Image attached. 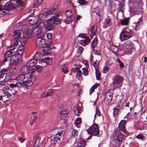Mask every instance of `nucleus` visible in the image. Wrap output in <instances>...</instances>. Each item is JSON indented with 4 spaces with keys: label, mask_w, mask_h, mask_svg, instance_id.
Instances as JSON below:
<instances>
[{
    "label": "nucleus",
    "mask_w": 147,
    "mask_h": 147,
    "mask_svg": "<svg viewBox=\"0 0 147 147\" xmlns=\"http://www.w3.org/2000/svg\"><path fill=\"white\" fill-rule=\"evenodd\" d=\"M58 6V5L57 4L54 5L53 8L50 9L48 12L51 14V15H52L57 11Z\"/></svg>",
    "instance_id": "nucleus-27"
},
{
    "label": "nucleus",
    "mask_w": 147,
    "mask_h": 147,
    "mask_svg": "<svg viewBox=\"0 0 147 147\" xmlns=\"http://www.w3.org/2000/svg\"><path fill=\"white\" fill-rule=\"evenodd\" d=\"M29 67L27 65L22 67L21 69L22 73L25 74H28L30 71V69Z\"/></svg>",
    "instance_id": "nucleus-18"
},
{
    "label": "nucleus",
    "mask_w": 147,
    "mask_h": 147,
    "mask_svg": "<svg viewBox=\"0 0 147 147\" xmlns=\"http://www.w3.org/2000/svg\"><path fill=\"white\" fill-rule=\"evenodd\" d=\"M24 50V46L23 45H20L18 47L16 53L18 55L22 56L23 54Z\"/></svg>",
    "instance_id": "nucleus-17"
},
{
    "label": "nucleus",
    "mask_w": 147,
    "mask_h": 147,
    "mask_svg": "<svg viewBox=\"0 0 147 147\" xmlns=\"http://www.w3.org/2000/svg\"><path fill=\"white\" fill-rule=\"evenodd\" d=\"M16 3H17L18 5L20 6H23L24 5V3L20 0H15L14 3H13V4L14 5H17Z\"/></svg>",
    "instance_id": "nucleus-35"
},
{
    "label": "nucleus",
    "mask_w": 147,
    "mask_h": 147,
    "mask_svg": "<svg viewBox=\"0 0 147 147\" xmlns=\"http://www.w3.org/2000/svg\"><path fill=\"white\" fill-rule=\"evenodd\" d=\"M123 78L121 76L117 75L113 78V84L114 85H117L121 82L123 80Z\"/></svg>",
    "instance_id": "nucleus-10"
},
{
    "label": "nucleus",
    "mask_w": 147,
    "mask_h": 147,
    "mask_svg": "<svg viewBox=\"0 0 147 147\" xmlns=\"http://www.w3.org/2000/svg\"><path fill=\"white\" fill-rule=\"evenodd\" d=\"M109 68L107 66L104 67L102 69V72L104 73H107L109 70Z\"/></svg>",
    "instance_id": "nucleus-55"
},
{
    "label": "nucleus",
    "mask_w": 147,
    "mask_h": 147,
    "mask_svg": "<svg viewBox=\"0 0 147 147\" xmlns=\"http://www.w3.org/2000/svg\"><path fill=\"white\" fill-rule=\"evenodd\" d=\"M140 8L137 5H133L130 8V13L134 14L139 13L140 11Z\"/></svg>",
    "instance_id": "nucleus-13"
},
{
    "label": "nucleus",
    "mask_w": 147,
    "mask_h": 147,
    "mask_svg": "<svg viewBox=\"0 0 147 147\" xmlns=\"http://www.w3.org/2000/svg\"><path fill=\"white\" fill-rule=\"evenodd\" d=\"M131 37V31L127 28L123 29L120 35L119 38L121 41H124Z\"/></svg>",
    "instance_id": "nucleus-2"
},
{
    "label": "nucleus",
    "mask_w": 147,
    "mask_h": 147,
    "mask_svg": "<svg viewBox=\"0 0 147 147\" xmlns=\"http://www.w3.org/2000/svg\"><path fill=\"white\" fill-rule=\"evenodd\" d=\"M124 2H120L119 4L118 9L119 10L123 12L122 11L123 10L124 8Z\"/></svg>",
    "instance_id": "nucleus-44"
},
{
    "label": "nucleus",
    "mask_w": 147,
    "mask_h": 147,
    "mask_svg": "<svg viewBox=\"0 0 147 147\" xmlns=\"http://www.w3.org/2000/svg\"><path fill=\"white\" fill-rule=\"evenodd\" d=\"M81 122V119L80 118H78L76 119L75 121V125L78 127H79V124Z\"/></svg>",
    "instance_id": "nucleus-40"
},
{
    "label": "nucleus",
    "mask_w": 147,
    "mask_h": 147,
    "mask_svg": "<svg viewBox=\"0 0 147 147\" xmlns=\"http://www.w3.org/2000/svg\"><path fill=\"white\" fill-rule=\"evenodd\" d=\"M112 24V22L111 19L107 18H105L104 21V25L105 26V28L107 27L108 26H109Z\"/></svg>",
    "instance_id": "nucleus-26"
},
{
    "label": "nucleus",
    "mask_w": 147,
    "mask_h": 147,
    "mask_svg": "<svg viewBox=\"0 0 147 147\" xmlns=\"http://www.w3.org/2000/svg\"><path fill=\"white\" fill-rule=\"evenodd\" d=\"M90 62L92 65L95 69H96L98 65V64L96 63V61H93L92 58H91L90 59Z\"/></svg>",
    "instance_id": "nucleus-45"
},
{
    "label": "nucleus",
    "mask_w": 147,
    "mask_h": 147,
    "mask_svg": "<svg viewBox=\"0 0 147 147\" xmlns=\"http://www.w3.org/2000/svg\"><path fill=\"white\" fill-rule=\"evenodd\" d=\"M40 26L39 25H38V24L37 23V20L36 21V23H35V24H34L32 26V27L33 28V29L36 28H40Z\"/></svg>",
    "instance_id": "nucleus-63"
},
{
    "label": "nucleus",
    "mask_w": 147,
    "mask_h": 147,
    "mask_svg": "<svg viewBox=\"0 0 147 147\" xmlns=\"http://www.w3.org/2000/svg\"><path fill=\"white\" fill-rule=\"evenodd\" d=\"M136 138L138 139H142L144 138V136L142 134H139L136 136Z\"/></svg>",
    "instance_id": "nucleus-62"
},
{
    "label": "nucleus",
    "mask_w": 147,
    "mask_h": 147,
    "mask_svg": "<svg viewBox=\"0 0 147 147\" xmlns=\"http://www.w3.org/2000/svg\"><path fill=\"white\" fill-rule=\"evenodd\" d=\"M63 132V131H59L54 136L53 138L54 140L57 141L60 140L61 138V134Z\"/></svg>",
    "instance_id": "nucleus-25"
},
{
    "label": "nucleus",
    "mask_w": 147,
    "mask_h": 147,
    "mask_svg": "<svg viewBox=\"0 0 147 147\" xmlns=\"http://www.w3.org/2000/svg\"><path fill=\"white\" fill-rule=\"evenodd\" d=\"M53 91L52 90L50 89L46 92V95L47 97L49 96H51L52 95Z\"/></svg>",
    "instance_id": "nucleus-51"
},
{
    "label": "nucleus",
    "mask_w": 147,
    "mask_h": 147,
    "mask_svg": "<svg viewBox=\"0 0 147 147\" xmlns=\"http://www.w3.org/2000/svg\"><path fill=\"white\" fill-rule=\"evenodd\" d=\"M18 45V43L17 42L12 45L9 47L10 50L11 51L13 50Z\"/></svg>",
    "instance_id": "nucleus-46"
},
{
    "label": "nucleus",
    "mask_w": 147,
    "mask_h": 147,
    "mask_svg": "<svg viewBox=\"0 0 147 147\" xmlns=\"http://www.w3.org/2000/svg\"><path fill=\"white\" fill-rule=\"evenodd\" d=\"M82 71L81 70L78 71L76 76V78L79 80H81L82 79Z\"/></svg>",
    "instance_id": "nucleus-41"
},
{
    "label": "nucleus",
    "mask_w": 147,
    "mask_h": 147,
    "mask_svg": "<svg viewBox=\"0 0 147 147\" xmlns=\"http://www.w3.org/2000/svg\"><path fill=\"white\" fill-rule=\"evenodd\" d=\"M4 95L3 96V99L5 100L6 98H9L11 96V94L7 91H6L3 93Z\"/></svg>",
    "instance_id": "nucleus-42"
},
{
    "label": "nucleus",
    "mask_w": 147,
    "mask_h": 147,
    "mask_svg": "<svg viewBox=\"0 0 147 147\" xmlns=\"http://www.w3.org/2000/svg\"><path fill=\"white\" fill-rule=\"evenodd\" d=\"M14 38L16 41L18 40L19 39L21 38V33L19 30H16L14 32Z\"/></svg>",
    "instance_id": "nucleus-24"
},
{
    "label": "nucleus",
    "mask_w": 147,
    "mask_h": 147,
    "mask_svg": "<svg viewBox=\"0 0 147 147\" xmlns=\"http://www.w3.org/2000/svg\"><path fill=\"white\" fill-rule=\"evenodd\" d=\"M61 69L62 71L65 74H67L68 71L67 70L66 67L65 65H63L61 67Z\"/></svg>",
    "instance_id": "nucleus-48"
},
{
    "label": "nucleus",
    "mask_w": 147,
    "mask_h": 147,
    "mask_svg": "<svg viewBox=\"0 0 147 147\" xmlns=\"http://www.w3.org/2000/svg\"><path fill=\"white\" fill-rule=\"evenodd\" d=\"M98 43L97 39L96 37H95L91 44V47L94 50V48L96 46Z\"/></svg>",
    "instance_id": "nucleus-37"
},
{
    "label": "nucleus",
    "mask_w": 147,
    "mask_h": 147,
    "mask_svg": "<svg viewBox=\"0 0 147 147\" xmlns=\"http://www.w3.org/2000/svg\"><path fill=\"white\" fill-rule=\"evenodd\" d=\"M83 50V49L82 47L80 46L79 47L77 50V53L78 54L80 55H81Z\"/></svg>",
    "instance_id": "nucleus-52"
},
{
    "label": "nucleus",
    "mask_w": 147,
    "mask_h": 147,
    "mask_svg": "<svg viewBox=\"0 0 147 147\" xmlns=\"http://www.w3.org/2000/svg\"><path fill=\"white\" fill-rule=\"evenodd\" d=\"M96 115H98V116H99L100 115V113L99 110L96 107V113L94 115V118H96Z\"/></svg>",
    "instance_id": "nucleus-61"
},
{
    "label": "nucleus",
    "mask_w": 147,
    "mask_h": 147,
    "mask_svg": "<svg viewBox=\"0 0 147 147\" xmlns=\"http://www.w3.org/2000/svg\"><path fill=\"white\" fill-rule=\"evenodd\" d=\"M87 132L89 134L97 136L99 133V127L97 124H93L88 129Z\"/></svg>",
    "instance_id": "nucleus-4"
},
{
    "label": "nucleus",
    "mask_w": 147,
    "mask_h": 147,
    "mask_svg": "<svg viewBox=\"0 0 147 147\" xmlns=\"http://www.w3.org/2000/svg\"><path fill=\"white\" fill-rule=\"evenodd\" d=\"M5 6V9H3L1 5H0V11H1L3 13L6 14H8L9 11L18 7L17 5H14L11 3H6Z\"/></svg>",
    "instance_id": "nucleus-3"
},
{
    "label": "nucleus",
    "mask_w": 147,
    "mask_h": 147,
    "mask_svg": "<svg viewBox=\"0 0 147 147\" xmlns=\"http://www.w3.org/2000/svg\"><path fill=\"white\" fill-rule=\"evenodd\" d=\"M96 75L97 80H99V78L100 77V74L99 71L97 70H96Z\"/></svg>",
    "instance_id": "nucleus-58"
},
{
    "label": "nucleus",
    "mask_w": 147,
    "mask_h": 147,
    "mask_svg": "<svg viewBox=\"0 0 147 147\" xmlns=\"http://www.w3.org/2000/svg\"><path fill=\"white\" fill-rule=\"evenodd\" d=\"M42 55L41 53L39 52H36L34 55V59H36L37 61L38 60L39 61H40V60H39L42 57Z\"/></svg>",
    "instance_id": "nucleus-32"
},
{
    "label": "nucleus",
    "mask_w": 147,
    "mask_h": 147,
    "mask_svg": "<svg viewBox=\"0 0 147 147\" xmlns=\"http://www.w3.org/2000/svg\"><path fill=\"white\" fill-rule=\"evenodd\" d=\"M13 52L10 50L7 51L4 55V56L5 58H7L11 57L13 55Z\"/></svg>",
    "instance_id": "nucleus-36"
},
{
    "label": "nucleus",
    "mask_w": 147,
    "mask_h": 147,
    "mask_svg": "<svg viewBox=\"0 0 147 147\" xmlns=\"http://www.w3.org/2000/svg\"><path fill=\"white\" fill-rule=\"evenodd\" d=\"M32 30L28 29L23 33V36L26 38H28L31 37L32 34Z\"/></svg>",
    "instance_id": "nucleus-20"
},
{
    "label": "nucleus",
    "mask_w": 147,
    "mask_h": 147,
    "mask_svg": "<svg viewBox=\"0 0 147 147\" xmlns=\"http://www.w3.org/2000/svg\"><path fill=\"white\" fill-rule=\"evenodd\" d=\"M35 67L37 71L38 72H40L42 69V66L40 65L36 66Z\"/></svg>",
    "instance_id": "nucleus-56"
},
{
    "label": "nucleus",
    "mask_w": 147,
    "mask_h": 147,
    "mask_svg": "<svg viewBox=\"0 0 147 147\" xmlns=\"http://www.w3.org/2000/svg\"><path fill=\"white\" fill-rule=\"evenodd\" d=\"M90 41V40L89 39V38L88 37H86L85 38V40H81L82 43H83L85 45L88 44Z\"/></svg>",
    "instance_id": "nucleus-39"
},
{
    "label": "nucleus",
    "mask_w": 147,
    "mask_h": 147,
    "mask_svg": "<svg viewBox=\"0 0 147 147\" xmlns=\"http://www.w3.org/2000/svg\"><path fill=\"white\" fill-rule=\"evenodd\" d=\"M78 131L75 130H73L72 132V135L74 137H75L78 136Z\"/></svg>",
    "instance_id": "nucleus-59"
},
{
    "label": "nucleus",
    "mask_w": 147,
    "mask_h": 147,
    "mask_svg": "<svg viewBox=\"0 0 147 147\" xmlns=\"http://www.w3.org/2000/svg\"><path fill=\"white\" fill-rule=\"evenodd\" d=\"M47 24L45 26V29L47 31L53 30L56 28V26L53 25L50 19H48L47 21Z\"/></svg>",
    "instance_id": "nucleus-9"
},
{
    "label": "nucleus",
    "mask_w": 147,
    "mask_h": 147,
    "mask_svg": "<svg viewBox=\"0 0 147 147\" xmlns=\"http://www.w3.org/2000/svg\"><path fill=\"white\" fill-rule=\"evenodd\" d=\"M71 14H72V11L70 10H67L65 13V15L67 18H68L69 16H70Z\"/></svg>",
    "instance_id": "nucleus-49"
},
{
    "label": "nucleus",
    "mask_w": 147,
    "mask_h": 147,
    "mask_svg": "<svg viewBox=\"0 0 147 147\" xmlns=\"http://www.w3.org/2000/svg\"><path fill=\"white\" fill-rule=\"evenodd\" d=\"M123 46L126 49H129L134 47L133 43L129 40L126 41L123 44Z\"/></svg>",
    "instance_id": "nucleus-12"
},
{
    "label": "nucleus",
    "mask_w": 147,
    "mask_h": 147,
    "mask_svg": "<svg viewBox=\"0 0 147 147\" xmlns=\"http://www.w3.org/2000/svg\"><path fill=\"white\" fill-rule=\"evenodd\" d=\"M111 51L115 55H117L119 51L118 48L114 45H112L111 47Z\"/></svg>",
    "instance_id": "nucleus-28"
},
{
    "label": "nucleus",
    "mask_w": 147,
    "mask_h": 147,
    "mask_svg": "<svg viewBox=\"0 0 147 147\" xmlns=\"http://www.w3.org/2000/svg\"><path fill=\"white\" fill-rule=\"evenodd\" d=\"M82 70L83 71V73L84 75L87 76L88 75V71L86 68H83Z\"/></svg>",
    "instance_id": "nucleus-53"
},
{
    "label": "nucleus",
    "mask_w": 147,
    "mask_h": 147,
    "mask_svg": "<svg viewBox=\"0 0 147 147\" xmlns=\"http://www.w3.org/2000/svg\"><path fill=\"white\" fill-rule=\"evenodd\" d=\"M142 23V20L141 18H140L139 19V20L137 23V24L136 25V29L137 30V27H138L139 26H140L141 24Z\"/></svg>",
    "instance_id": "nucleus-54"
},
{
    "label": "nucleus",
    "mask_w": 147,
    "mask_h": 147,
    "mask_svg": "<svg viewBox=\"0 0 147 147\" xmlns=\"http://www.w3.org/2000/svg\"><path fill=\"white\" fill-rule=\"evenodd\" d=\"M74 115L77 116H79L80 113L79 109L77 107H74Z\"/></svg>",
    "instance_id": "nucleus-47"
},
{
    "label": "nucleus",
    "mask_w": 147,
    "mask_h": 147,
    "mask_svg": "<svg viewBox=\"0 0 147 147\" xmlns=\"http://www.w3.org/2000/svg\"><path fill=\"white\" fill-rule=\"evenodd\" d=\"M86 144V142L84 140H82L80 141L79 143L78 144L77 146L76 147H85Z\"/></svg>",
    "instance_id": "nucleus-34"
},
{
    "label": "nucleus",
    "mask_w": 147,
    "mask_h": 147,
    "mask_svg": "<svg viewBox=\"0 0 147 147\" xmlns=\"http://www.w3.org/2000/svg\"><path fill=\"white\" fill-rule=\"evenodd\" d=\"M26 38L23 36L22 37H21L18 40L20 41L21 44H22L21 45H23L24 46L26 41Z\"/></svg>",
    "instance_id": "nucleus-38"
},
{
    "label": "nucleus",
    "mask_w": 147,
    "mask_h": 147,
    "mask_svg": "<svg viewBox=\"0 0 147 147\" xmlns=\"http://www.w3.org/2000/svg\"><path fill=\"white\" fill-rule=\"evenodd\" d=\"M27 79L26 77L24 74H20L17 76L15 78V80L17 81V82H21Z\"/></svg>",
    "instance_id": "nucleus-14"
},
{
    "label": "nucleus",
    "mask_w": 147,
    "mask_h": 147,
    "mask_svg": "<svg viewBox=\"0 0 147 147\" xmlns=\"http://www.w3.org/2000/svg\"><path fill=\"white\" fill-rule=\"evenodd\" d=\"M97 27L95 25L92 26L91 29V37L92 38L93 37L95 36L97 33Z\"/></svg>",
    "instance_id": "nucleus-22"
},
{
    "label": "nucleus",
    "mask_w": 147,
    "mask_h": 147,
    "mask_svg": "<svg viewBox=\"0 0 147 147\" xmlns=\"http://www.w3.org/2000/svg\"><path fill=\"white\" fill-rule=\"evenodd\" d=\"M112 138L113 142L115 143L116 146L119 147L123 141V140L125 139V136L121 132L117 131L113 133Z\"/></svg>",
    "instance_id": "nucleus-1"
},
{
    "label": "nucleus",
    "mask_w": 147,
    "mask_h": 147,
    "mask_svg": "<svg viewBox=\"0 0 147 147\" xmlns=\"http://www.w3.org/2000/svg\"><path fill=\"white\" fill-rule=\"evenodd\" d=\"M77 2L81 5H86L87 2L86 0H78Z\"/></svg>",
    "instance_id": "nucleus-43"
},
{
    "label": "nucleus",
    "mask_w": 147,
    "mask_h": 147,
    "mask_svg": "<svg viewBox=\"0 0 147 147\" xmlns=\"http://www.w3.org/2000/svg\"><path fill=\"white\" fill-rule=\"evenodd\" d=\"M34 34L38 37H43L45 35V33L42 30L41 28H36L32 30Z\"/></svg>",
    "instance_id": "nucleus-6"
},
{
    "label": "nucleus",
    "mask_w": 147,
    "mask_h": 147,
    "mask_svg": "<svg viewBox=\"0 0 147 147\" xmlns=\"http://www.w3.org/2000/svg\"><path fill=\"white\" fill-rule=\"evenodd\" d=\"M42 37H38L35 41L36 44L38 48H42L46 45L45 41L44 39L42 38Z\"/></svg>",
    "instance_id": "nucleus-7"
},
{
    "label": "nucleus",
    "mask_w": 147,
    "mask_h": 147,
    "mask_svg": "<svg viewBox=\"0 0 147 147\" xmlns=\"http://www.w3.org/2000/svg\"><path fill=\"white\" fill-rule=\"evenodd\" d=\"M44 62L47 65H51L53 63V60L51 58L47 57L42 59L39 61V62Z\"/></svg>",
    "instance_id": "nucleus-15"
},
{
    "label": "nucleus",
    "mask_w": 147,
    "mask_h": 147,
    "mask_svg": "<svg viewBox=\"0 0 147 147\" xmlns=\"http://www.w3.org/2000/svg\"><path fill=\"white\" fill-rule=\"evenodd\" d=\"M43 47L44 48L43 49V51L45 53V54L48 55L51 53V48L47 45L46 44Z\"/></svg>",
    "instance_id": "nucleus-23"
},
{
    "label": "nucleus",
    "mask_w": 147,
    "mask_h": 147,
    "mask_svg": "<svg viewBox=\"0 0 147 147\" xmlns=\"http://www.w3.org/2000/svg\"><path fill=\"white\" fill-rule=\"evenodd\" d=\"M113 94L112 93H107L106 95L105 99L107 100L108 104L110 103L111 101L112 98V96Z\"/></svg>",
    "instance_id": "nucleus-21"
},
{
    "label": "nucleus",
    "mask_w": 147,
    "mask_h": 147,
    "mask_svg": "<svg viewBox=\"0 0 147 147\" xmlns=\"http://www.w3.org/2000/svg\"><path fill=\"white\" fill-rule=\"evenodd\" d=\"M36 20L33 19H30L28 21V23L32 25V26L36 23Z\"/></svg>",
    "instance_id": "nucleus-50"
},
{
    "label": "nucleus",
    "mask_w": 147,
    "mask_h": 147,
    "mask_svg": "<svg viewBox=\"0 0 147 147\" xmlns=\"http://www.w3.org/2000/svg\"><path fill=\"white\" fill-rule=\"evenodd\" d=\"M36 118L33 117V118L30 117V123L31 124H32L36 120Z\"/></svg>",
    "instance_id": "nucleus-60"
},
{
    "label": "nucleus",
    "mask_w": 147,
    "mask_h": 147,
    "mask_svg": "<svg viewBox=\"0 0 147 147\" xmlns=\"http://www.w3.org/2000/svg\"><path fill=\"white\" fill-rule=\"evenodd\" d=\"M21 82H16L15 83H12L10 84V86L11 88L18 87L19 88H21Z\"/></svg>",
    "instance_id": "nucleus-30"
},
{
    "label": "nucleus",
    "mask_w": 147,
    "mask_h": 147,
    "mask_svg": "<svg viewBox=\"0 0 147 147\" xmlns=\"http://www.w3.org/2000/svg\"><path fill=\"white\" fill-rule=\"evenodd\" d=\"M129 19L126 18L123 19L121 20L120 24L123 26L128 25L129 23Z\"/></svg>",
    "instance_id": "nucleus-31"
},
{
    "label": "nucleus",
    "mask_w": 147,
    "mask_h": 147,
    "mask_svg": "<svg viewBox=\"0 0 147 147\" xmlns=\"http://www.w3.org/2000/svg\"><path fill=\"white\" fill-rule=\"evenodd\" d=\"M67 113L65 111H61V113H60V119H64L67 115Z\"/></svg>",
    "instance_id": "nucleus-33"
},
{
    "label": "nucleus",
    "mask_w": 147,
    "mask_h": 147,
    "mask_svg": "<svg viewBox=\"0 0 147 147\" xmlns=\"http://www.w3.org/2000/svg\"><path fill=\"white\" fill-rule=\"evenodd\" d=\"M39 142V140H36L34 144V147H40V146L41 145V143Z\"/></svg>",
    "instance_id": "nucleus-57"
},
{
    "label": "nucleus",
    "mask_w": 147,
    "mask_h": 147,
    "mask_svg": "<svg viewBox=\"0 0 147 147\" xmlns=\"http://www.w3.org/2000/svg\"><path fill=\"white\" fill-rule=\"evenodd\" d=\"M28 78H27V79L25 80L22 82H21V88L24 86H29L32 85V82L30 80H28Z\"/></svg>",
    "instance_id": "nucleus-16"
},
{
    "label": "nucleus",
    "mask_w": 147,
    "mask_h": 147,
    "mask_svg": "<svg viewBox=\"0 0 147 147\" xmlns=\"http://www.w3.org/2000/svg\"><path fill=\"white\" fill-rule=\"evenodd\" d=\"M5 82L4 80L3 81H0V87H2L3 86L5 85Z\"/></svg>",
    "instance_id": "nucleus-64"
},
{
    "label": "nucleus",
    "mask_w": 147,
    "mask_h": 147,
    "mask_svg": "<svg viewBox=\"0 0 147 147\" xmlns=\"http://www.w3.org/2000/svg\"><path fill=\"white\" fill-rule=\"evenodd\" d=\"M50 20L51 21V22L53 24H58L60 23L61 20L59 19L58 18H56L55 16H53L51 18H49Z\"/></svg>",
    "instance_id": "nucleus-19"
},
{
    "label": "nucleus",
    "mask_w": 147,
    "mask_h": 147,
    "mask_svg": "<svg viewBox=\"0 0 147 147\" xmlns=\"http://www.w3.org/2000/svg\"><path fill=\"white\" fill-rule=\"evenodd\" d=\"M37 62V60L35 59H32L28 61L26 63V65L30 67H34Z\"/></svg>",
    "instance_id": "nucleus-11"
},
{
    "label": "nucleus",
    "mask_w": 147,
    "mask_h": 147,
    "mask_svg": "<svg viewBox=\"0 0 147 147\" xmlns=\"http://www.w3.org/2000/svg\"><path fill=\"white\" fill-rule=\"evenodd\" d=\"M124 120H121L119 124L118 128L119 129L122 131L124 133L127 134V131L125 129V125L128 118L126 116L124 117Z\"/></svg>",
    "instance_id": "nucleus-5"
},
{
    "label": "nucleus",
    "mask_w": 147,
    "mask_h": 147,
    "mask_svg": "<svg viewBox=\"0 0 147 147\" xmlns=\"http://www.w3.org/2000/svg\"><path fill=\"white\" fill-rule=\"evenodd\" d=\"M119 107L120 105H118L114 108L113 115L114 117H115L118 115Z\"/></svg>",
    "instance_id": "nucleus-29"
},
{
    "label": "nucleus",
    "mask_w": 147,
    "mask_h": 147,
    "mask_svg": "<svg viewBox=\"0 0 147 147\" xmlns=\"http://www.w3.org/2000/svg\"><path fill=\"white\" fill-rule=\"evenodd\" d=\"M11 64L13 65H16L19 62V57L16 54H13L9 59Z\"/></svg>",
    "instance_id": "nucleus-8"
}]
</instances>
